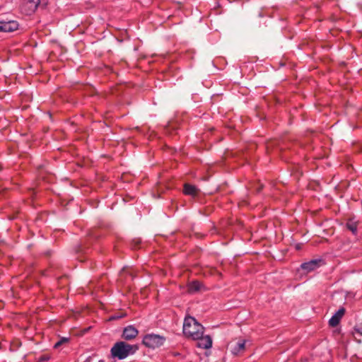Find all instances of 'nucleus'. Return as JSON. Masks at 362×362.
I'll return each mask as SVG.
<instances>
[{
    "instance_id": "21",
    "label": "nucleus",
    "mask_w": 362,
    "mask_h": 362,
    "mask_svg": "<svg viewBox=\"0 0 362 362\" xmlns=\"http://www.w3.org/2000/svg\"><path fill=\"white\" fill-rule=\"evenodd\" d=\"M69 153L71 152V146L69 145Z\"/></svg>"
},
{
    "instance_id": "12",
    "label": "nucleus",
    "mask_w": 362,
    "mask_h": 362,
    "mask_svg": "<svg viewBox=\"0 0 362 362\" xmlns=\"http://www.w3.org/2000/svg\"><path fill=\"white\" fill-rule=\"evenodd\" d=\"M202 284L199 281H193L188 284V291L191 293L201 290Z\"/></svg>"
},
{
    "instance_id": "14",
    "label": "nucleus",
    "mask_w": 362,
    "mask_h": 362,
    "mask_svg": "<svg viewBox=\"0 0 362 362\" xmlns=\"http://www.w3.org/2000/svg\"><path fill=\"white\" fill-rule=\"evenodd\" d=\"M68 343V338L67 337H62L59 341H58L54 345V349L59 348L62 344Z\"/></svg>"
},
{
    "instance_id": "7",
    "label": "nucleus",
    "mask_w": 362,
    "mask_h": 362,
    "mask_svg": "<svg viewBox=\"0 0 362 362\" xmlns=\"http://www.w3.org/2000/svg\"><path fill=\"white\" fill-rule=\"evenodd\" d=\"M139 334V331L133 325L126 327L122 332V338L125 340H132Z\"/></svg>"
},
{
    "instance_id": "8",
    "label": "nucleus",
    "mask_w": 362,
    "mask_h": 362,
    "mask_svg": "<svg viewBox=\"0 0 362 362\" xmlns=\"http://www.w3.org/2000/svg\"><path fill=\"white\" fill-rule=\"evenodd\" d=\"M345 308L344 307L340 308L335 314L329 320V326L334 327L339 324V322L345 313Z\"/></svg>"
},
{
    "instance_id": "6",
    "label": "nucleus",
    "mask_w": 362,
    "mask_h": 362,
    "mask_svg": "<svg viewBox=\"0 0 362 362\" xmlns=\"http://www.w3.org/2000/svg\"><path fill=\"white\" fill-rule=\"evenodd\" d=\"M197 341L196 346L199 348L208 349L212 346V339L209 335H202L199 339H194Z\"/></svg>"
},
{
    "instance_id": "1",
    "label": "nucleus",
    "mask_w": 362,
    "mask_h": 362,
    "mask_svg": "<svg viewBox=\"0 0 362 362\" xmlns=\"http://www.w3.org/2000/svg\"><path fill=\"white\" fill-rule=\"evenodd\" d=\"M204 327L197 322V320L192 317L187 316L183 323V334L189 337L199 339L204 334Z\"/></svg>"
},
{
    "instance_id": "17",
    "label": "nucleus",
    "mask_w": 362,
    "mask_h": 362,
    "mask_svg": "<svg viewBox=\"0 0 362 362\" xmlns=\"http://www.w3.org/2000/svg\"><path fill=\"white\" fill-rule=\"evenodd\" d=\"M133 243H135V245H139L141 243L140 240H134Z\"/></svg>"
},
{
    "instance_id": "16",
    "label": "nucleus",
    "mask_w": 362,
    "mask_h": 362,
    "mask_svg": "<svg viewBox=\"0 0 362 362\" xmlns=\"http://www.w3.org/2000/svg\"><path fill=\"white\" fill-rule=\"evenodd\" d=\"M49 359L48 356H43L40 358V361H47Z\"/></svg>"
},
{
    "instance_id": "13",
    "label": "nucleus",
    "mask_w": 362,
    "mask_h": 362,
    "mask_svg": "<svg viewBox=\"0 0 362 362\" xmlns=\"http://www.w3.org/2000/svg\"><path fill=\"white\" fill-rule=\"evenodd\" d=\"M346 228L352 232L353 234L356 235L357 233V223L353 221H349L346 224Z\"/></svg>"
},
{
    "instance_id": "19",
    "label": "nucleus",
    "mask_w": 362,
    "mask_h": 362,
    "mask_svg": "<svg viewBox=\"0 0 362 362\" xmlns=\"http://www.w3.org/2000/svg\"><path fill=\"white\" fill-rule=\"evenodd\" d=\"M119 317H119V316H112V317H111V319L115 320V319H118V318H119Z\"/></svg>"
},
{
    "instance_id": "18",
    "label": "nucleus",
    "mask_w": 362,
    "mask_h": 362,
    "mask_svg": "<svg viewBox=\"0 0 362 362\" xmlns=\"http://www.w3.org/2000/svg\"><path fill=\"white\" fill-rule=\"evenodd\" d=\"M3 21H0V32H2Z\"/></svg>"
},
{
    "instance_id": "22",
    "label": "nucleus",
    "mask_w": 362,
    "mask_h": 362,
    "mask_svg": "<svg viewBox=\"0 0 362 362\" xmlns=\"http://www.w3.org/2000/svg\"><path fill=\"white\" fill-rule=\"evenodd\" d=\"M99 362H103L102 361H100Z\"/></svg>"
},
{
    "instance_id": "20",
    "label": "nucleus",
    "mask_w": 362,
    "mask_h": 362,
    "mask_svg": "<svg viewBox=\"0 0 362 362\" xmlns=\"http://www.w3.org/2000/svg\"><path fill=\"white\" fill-rule=\"evenodd\" d=\"M72 315H74V312H71V313L69 312V318H71V316H72Z\"/></svg>"
},
{
    "instance_id": "2",
    "label": "nucleus",
    "mask_w": 362,
    "mask_h": 362,
    "mask_svg": "<svg viewBox=\"0 0 362 362\" xmlns=\"http://www.w3.org/2000/svg\"><path fill=\"white\" fill-rule=\"evenodd\" d=\"M139 349L136 344H129L124 341H118L111 349V355L118 359H124L130 354H134Z\"/></svg>"
},
{
    "instance_id": "9",
    "label": "nucleus",
    "mask_w": 362,
    "mask_h": 362,
    "mask_svg": "<svg viewBox=\"0 0 362 362\" xmlns=\"http://www.w3.org/2000/svg\"><path fill=\"white\" fill-rule=\"evenodd\" d=\"M200 190L195 186L189 183L184 185L183 193L186 195L195 197L198 195Z\"/></svg>"
},
{
    "instance_id": "5",
    "label": "nucleus",
    "mask_w": 362,
    "mask_h": 362,
    "mask_svg": "<svg viewBox=\"0 0 362 362\" xmlns=\"http://www.w3.org/2000/svg\"><path fill=\"white\" fill-rule=\"evenodd\" d=\"M40 4V0H25L23 9L26 14L30 15L34 13Z\"/></svg>"
},
{
    "instance_id": "10",
    "label": "nucleus",
    "mask_w": 362,
    "mask_h": 362,
    "mask_svg": "<svg viewBox=\"0 0 362 362\" xmlns=\"http://www.w3.org/2000/svg\"><path fill=\"white\" fill-rule=\"evenodd\" d=\"M18 28V23L15 21H3L2 32H13Z\"/></svg>"
},
{
    "instance_id": "15",
    "label": "nucleus",
    "mask_w": 362,
    "mask_h": 362,
    "mask_svg": "<svg viewBox=\"0 0 362 362\" xmlns=\"http://www.w3.org/2000/svg\"><path fill=\"white\" fill-rule=\"evenodd\" d=\"M354 330L356 331V332L362 335V322L357 324L354 327Z\"/></svg>"
},
{
    "instance_id": "3",
    "label": "nucleus",
    "mask_w": 362,
    "mask_h": 362,
    "mask_svg": "<svg viewBox=\"0 0 362 362\" xmlns=\"http://www.w3.org/2000/svg\"><path fill=\"white\" fill-rule=\"evenodd\" d=\"M165 341V338L159 334H148L144 336L142 343L148 348L156 349L162 346Z\"/></svg>"
},
{
    "instance_id": "4",
    "label": "nucleus",
    "mask_w": 362,
    "mask_h": 362,
    "mask_svg": "<svg viewBox=\"0 0 362 362\" xmlns=\"http://www.w3.org/2000/svg\"><path fill=\"white\" fill-rule=\"evenodd\" d=\"M322 262L323 261L321 259H312L308 262L303 263L300 265V268L306 273H308L320 267Z\"/></svg>"
},
{
    "instance_id": "11",
    "label": "nucleus",
    "mask_w": 362,
    "mask_h": 362,
    "mask_svg": "<svg viewBox=\"0 0 362 362\" xmlns=\"http://www.w3.org/2000/svg\"><path fill=\"white\" fill-rule=\"evenodd\" d=\"M245 340L241 339L239 340L234 347L232 349L231 352L234 355H238L240 352L243 351L245 349Z\"/></svg>"
}]
</instances>
